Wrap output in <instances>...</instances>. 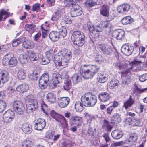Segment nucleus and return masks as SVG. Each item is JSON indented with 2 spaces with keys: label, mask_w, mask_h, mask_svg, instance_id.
<instances>
[{
  "label": "nucleus",
  "mask_w": 147,
  "mask_h": 147,
  "mask_svg": "<svg viewBox=\"0 0 147 147\" xmlns=\"http://www.w3.org/2000/svg\"><path fill=\"white\" fill-rule=\"evenodd\" d=\"M111 26V24L107 21H104L102 22V24L100 26V27L102 28V31L104 29L106 28H110Z\"/></svg>",
  "instance_id": "51"
},
{
  "label": "nucleus",
  "mask_w": 147,
  "mask_h": 147,
  "mask_svg": "<svg viewBox=\"0 0 147 147\" xmlns=\"http://www.w3.org/2000/svg\"><path fill=\"white\" fill-rule=\"evenodd\" d=\"M13 110L19 115H22L24 112L25 107L23 103L20 101H15L11 104Z\"/></svg>",
  "instance_id": "8"
},
{
  "label": "nucleus",
  "mask_w": 147,
  "mask_h": 147,
  "mask_svg": "<svg viewBox=\"0 0 147 147\" xmlns=\"http://www.w3.org/2000/svg\"><path fill=\"white\" fill-rule=\"evenodd\" d=\"M139 78L140 81L142 82L146 80H147V73L140 76Z\"/></svg>",
  "instance_id": "62"
},
{
  "label": "nucleus",
  "mask_w": 147,
  "mask_h": 147,
  "mask_svg": "<svg viewBox=\"0 0 147 147\" xmlns=\"http://www.w3.org/2000/svg\"><path fill=\"white\" fill-rule=\"evenodd\" d=\"M19 60L20 63L21 64H26L28 62V56L26 54L20 55Z\"/></svg>",
  "instance_id": "41"
},
{
  "label": "nucleus",
  "mask_w": 147,
  "mask_h": 147,
  "mask_svg": "<svg viewBox=\"0 0 147 147\" xmlns=\"http://www.w3.org/2000/svg\"><path fill=\"white\" fill-rule=\"evenodd\" d=\"M88 28L92 37L89 36L90 41L94 43L95 39H97L99 36V32L102 31V28L100 27V26H91L88 24Z\"/></svg>",
  "instance_id": "6"
},
{
  "label": "nucleus",
  "mask_w": 147,
  "mask_h": 147,
  "mask_svg": "<svg viewBox=\"0 0 147 147\" xmlns=\"http://www.w3.org/2000/svg\"><path fill=\"white\" fill-rule=\"evenodd\" d=\"M125 32L121 29L115 30L112 32V36L114 38L121 40L124 37Z\"/></svg>",
  "instance_id": "19"
},
{
  "label": "nucleus",
  "mask_w": 147,
  "mask_h": 147,
  "mask_svg": "<svg viewBox=\"0 0 147 147\" xmlns=\"http://www.w3.org/2000/svg\"><path fill=\"white\" fill-rule=\"evenodd\" d=\"M73 43L74 45L79 47L82 46L85 42V38L84 33L80 31H74L72 35Z\"/></svg>",
  "instance_id": "4"
},
{
  "label": "nucleus",
  "mask_w": 147,
  "mask_h": 147,
  "mask_svg": "<svg viewBox=\"0 0 147 147\" xmlns=\"http://www.w3.org/2000/svg\"><path fill=\"white\" fill-rule=\"evenodd\" d=\"M10 15V13L7 12L4 9H2L0 10V21L3 20L4 21L6 20Z\"/></svg>",
  "instance_id": "32"
},
{
  "label": "nucleus",
  "mask_w": 147,
  "mask_h": 147,
  "mask_svg": "<svg viewBox=\"0 0 147 147\" xmlns=\"http://www.w3.org/2000/svg\"><path fill=\"white\" fill-rule=\"evenodd\" d=\"M71 79L74 84H76L80 82L82 80V78L80 75L77 73L73 75Z\"/></svg>",
  "instance_id": "38"
},
{
  "label": "nucleus",
  "mask_w": 147,
  "mask_h": 147,
  "mask_svg": "<svg viewBox=\"0 0 147 147\" xmlns=\"http://www.w3.org/2000/svg\"><path fill=\"white\" fill-rule=\"evenodd\" d=\"M59 31L60 36H62L64 38L66 36L67 32L65 26H62L61 28L59 29Z\"/></svg>",
  "instance_id": "49"
},
{
  "label": "nucleus",
  "mask_w": 147,
  "mask_h": 147,
  "mask_svg": "<svg viewBox=\"0 0 147 147\" xmlns=\"http://www.w3.org/2000/svg\"><path fill=\"white\" fill-rule=\"evenodd\" d=\"M82 120L81 117L74 116L71 118L70 119V124L71 126L75 125L80 127L82 125Z\"/></svg>",
  "instance_id": "18"
},
{
  "label": "nucleus",
  "mask_w": 147,
  "mask_h": 147,
  "mask_svg": "<svg viewBox=\"0 0 147 147\" xmlns=\"http://www.w3.org/2000/svg\"><path fill=\"white\" fill-rule=\"evenodd\" d=\"M24 40L22 41V46L26 49H31L33 48L34 46V43L32 41L30 40H26V38L24 37Z\"/></svg>",
  "instance_id": "26"
},
{
  "label": "nucleus",
  "mask_w": 147,
  "mask_h": 147,
  "mask_svg": "<svg viewBox=\"0 0 147 147\" xmlns=\"http://www.w3.org/2000/svg\"><path fill=\"white\" fill-rule=\"evenodd\" d=\"M94 60L97 62L101 63L104 61V58L102 55L100 54L97 53L94 55Z\"/></svg>",
  "instance_id": "47"
},
{
  "label": "nucleus",
  "mask_w": 147,
  "mask_h": 147,
  "mask_svg": "<svg viewBox=\"0 0 147 147\" xmlns=\"http://www.w3.org/2000/svg\"><path fill=\"white\" fill-rule=\"evenodd\" d=\"M81 100L84 106L93 107L97 102V97L92 93L83 95L81 98Z\"/></svg>",
  "instance_id": "3"
},
{
  "label": "nucleus",
  "mask_w": 147,
  "mask_h": 147,
  "mask_svg": "<svg viewBox=\"0 0 147 147\" xmlns=\"http://www.w3.org/2000/svg\"><path fill=\"white\" fill-rule=\"evenodd\" d=\"M59 106L61 108L66 107L70 102V99L68 97H60L57 100Z\"/></svg>",
  "instance_id": "15"
},
{
  "label": "nucleus",
  "mask_w": 147,
  "mask_h": 147,
  "mask_svg": "<svg viewBox=\"0 0 147 147\" xmlns=\"http://www.w3.org/2000/svg\"><path fill=\"white\" fill-rule=\"evenodd\" d=\"M96 130V128L94 127H90V125L89 126V128L88 131V134L91 136H94V133Z\"/></svg>",
  "instance_id": "56"
},
{
  "label": "nucleus",
  "mask_w": 147,
  "mask_h": 147,
  "mask_svg": "<svg viewBox=\"0 0 147 147\" xmlns=\"http://www.w3.org/2000/svg\"><path fill=\"white\" fill-rule=\"evenodd\" d=\"M61 76L58 72H55L53 73L52 76V79H55L59 81L61 79Z\"/></svg>",
  "instance_id": "60"
},
{
  "label": "nucleus",
  "mask_w": 147,
  "mask_h": 147,
  "mask_svg": "<svg viewBox=\"0 0 147 147\" xmlns=\"http://www.w3.org/2000/svg\"><path fill=\"white\" fill-rule=\"evenodd\" d=\"M18 78L20 80H24L26 78V74L23 69H20L17 74Z\"/></svg>",
  "instance_id": "42"
},
{
  "label": "nucleus",
  "mask_w": 147,
  "mask_h": 147,
  "mask_svg": "<svg viewBox=\"0 0 147 147\" xmlns=\"http://www.w3.org/2000/svg\"><path fill=\"white\" fill-rule=\"evenodd\" d=\"M134 100L132 98V96L130 95L129 98L124 103L123 106L126 109L129 107H131L134 103Z\"/></svg>",
  "instance_id": "39"
},
{
  "label": "nucleus",
  "mask_w": 147,
  "mask_h": 147,
  "mask_svg": "<svg viewBox=\"0 0 147 147\" xmlns=\"http://www.w3.org/2000/svg\"><path fill=\"white\" fill-rule=\"evenodd\" d=\"M107 79L106 74L103 73L101 72L98 74L97 80L100 83H104L106 81Z\"/></svg>",
  "instance_id": "37"
},
{
  "label": "nucleus",
  "mask_w": 147,
  "mask_h": 147,
  "mask_svg": "<svg viewBox=\"0 0 147 147\" xmlns=\"http://www.w3.org/2000/svg\"><path fill=\"white\" fill-rule=\"evenodd\" d=\"M130 6L127 4L124 3L119 5L117 8V11L118 13L123 14H125L129 11Z\"/></svg>",
  "instance_id": "17"
},
{
  "label": "nucleus",
  "mask_w": 147,
  "mask_h": 147,
  "mask_svg": "<svg viewBox=\"0 0 147 147\" xmlns=\"http://www.w3.org/2000/svg\"><path fill=\"white\" fill-rule=\"evenodd\" d=\"M36 27V26L33 24H26L25 27L26 30L31 34L35 31Z\"/></svg>",
  "instance_id": "33"
},
{
  "label": "nucleus",
  "mask_w": 147,
  "mask_h": 147,
  "mask_svg": "<svg viewBox=\"0 0 147 147\" xmlns=\"http://www.w3.org/2000/svg\"><path fill=\"white\" fill-rule=\"evenodd\" d=\"M49 80V76L47 73L43 74L39 80L38 84L39 87L42 89H45L48 85Z\"/></svg>",
  "instance_id": "10"
},
{
  "label": "nucleus",
  "mask_w": 147,
  "mask_h": 147,
  "mask_svg": "<svg viewBox=\"0 0 147 147\" xmlns=\"http://www.w3.org/2000/svg\"><path fill=\"white\" fill-rule=\"evenodd\" d=\"M111 122L113 125L121 122V115L117 113H115L111 118Z\"/></svg>",
  "instance_id": "24"
},
{
  "label": "nucleus",
  "mask_w": 147,
  "mask_h": 147,
  "mask_svg": "<svg viewBox=\"0 0 147 147\" xmlns=\"http://www.w3.org/2000/svg\"><path fill=\"white\" fill-rule=\"evenodd\" d=\"M59 81L55 79H52L50 82L49 86L51 88L53 89L54 88L57 86V85L58 84Z\"/></svg>",
  "instance_id": "53"
},
{
  "label": "nucleus",
  "mask_w": 147,
  "mask_h": 147,
  "mask_svg": "<svg viewBox=\"0 0 147 147\" xmlns=\"http://www.w3.org/2000/svg\"><path fill=\"white\" fill-rule=\"evenodd\" d=\"M88 66L86 65H83L80 68V75L84 79L92 78L100 69V68L97 66L92 65L90 69L87 68Z\"/></svg>",
  "instance_id": "2"
},
{
  "label": "nucleus",
  "mask_w": 147,
  "mask_h": 147,
  "mask_svg": "<svg viewBox=\"0 0 147 147\" xmlns=\"http://www.w3.org/2000/svg\"><path fill=\"white\" fill-rule=\"evenodd\" d=\"M15 116V113L12 111L11 110L7 111L3 115L4 122L6 123H10L14 118Z\"/></svg>",
  "instance_id": "11"
},
{
  "label": "nucleus",
  "mask_w": 147,
  "mask_h": 147,
  "mask_svg": "<svg viewBox=\"0 0 147 147\" xmlns=\"http://www.w3.org/2000/svg\"><path fill=\"white\" fill-rule=\"evenodd\" d=\"M102 128L107 131L110 132L111 130L112 127L110 125L109 123L107 120L104 119L103 121Z\"/></svg>",
  "instance_id": "36"
},
{
  "label": "nucleus",
  "mask_w": 147,
  "mask_h": 147,
  "mask_svg": "<svg viewBox=\"0 0 147 147\" xmlns=\"http://www.w3.org/2000/svg\"><path fill=\"white\" fill-rule=\"evenodd\" d=\"M22 144V147H32L33 145L32 142L29 140H24Z\"/></svg>",
  "instance_id": "46"
},
{
  "label": "nucleus",
  "mask_w": 147,
  "mask_h": 147,
  "mask_svg": "<svg viewBox=\"0 0 147 147\" xmlns=\"http://www.w3.org/2000/svg\"><path fill=\"white\" fill-rule=\"evenodd\" d=\"M34 128L35 129L38 131H41L45 127L46 125L45 121L43 119L39 118L35 120Z\"/></svg>",
  "instance_id": "12"
},
{
  "label": "nucleus",
  "mask_w": 147,
  "mask_h": 147,
  "mask_svg": "<svg viewBox=\"0 0 147 147\" xmlns=\"http://www.w3.org/2000/svg\"><path fill=\"white\" fill-rule=\"evenodd\" d=\"M140 121L139 119L136 117L132 119V122L131 124L133 126H139L140 125Z\"/></svg>",
  "instance_id": "55"
},
{
  "label": "nucleus",
  "mask_w": 147,
  "mask_h": 147,
  "mask_svg": "<svg viewBox=\"0 0 147 147\" xmlns=\"http://www.w3.org/2000/svg\"><path fill=\"white\" fill-rule=\"evenodd\" d=\"M114 66L119 70L123 71L121 72V77H124L122 83L124 85H128L130 82V77L131 76V71L129 69H126L127 66L126 65L120 62H117L113 64Z\"/></svg>",
  "instance_id": "1"
},
{
  "label": "nucleus",
  "mask_w": 147,
  "mask_h": 147,
  "mask_svg": "<svg viewBox=\"0 0 147 147\" xmlns=\"http://www.w3.org/2000/svg\"><path fill=\"white\" fill-rule=\"evenodd\" d=\"M46 99L50 103H54L56 101V96L53 93H49L46 95Z\"/></svg>",
  "instance_id": "34"
},
{
  "label": "nucleus",
  "mask_w": 147,
  "mask_h": 147,
  "mask_svg": "<svg viewBox=\"0 0 147 147\" xmlns=\"http://www.w3.org/2000/svg\"><path fill=\"white\" fill-rule=\"evenodd\" d=\"M53 59L56 67L59 68L60 69H62L68 65L64 61L63 57L59 55H55L54 54Z\"/></svg>",
  "instance_id": "9"
},
{
  "label": "nucleus",
  "mask_w": 147,
  "mask_h": 147,
  "mask_svg": "<svg viewBox=\"0 0 147 147\" xmlns=\"http://www.w3.org/2000/svg\"><path fill=\"white\" fill-rule=\"evenodd\" d=\"M65 78L66 79L64 81L63 85V88L65 90L67 91H69L72 87V84L71 80L69 78L68 75H65Z\"/></svg>",
  "instance_id": "22"
},
{
  "label": "nucleus",
  "mask_w": 147,
  "mask_h": 147,
  "mask_svg": "<svg viewBox=\"0 0 147 147\" xmlns=\"http://www.w3.org/2000/svg\"><path fill=\"white\" fill-rule=\"evenodd\" d=\"M9 73L6 70H3L0 72V80L4 84L7 82L9 80Z\"/></svg>",
  "instance_id": "20"
},
{
  "label": "nucleus",
  "mask_w": 147,
  "mask_h": 147,
  "mask_svg": "<svg viewBox=\"0 0 147 147\" xmlns=\"http://www.w3.org/2000/svg\"><path fill=\"white\" fill-rule=\"evenodd\" d=\"M49 37L51 40L54 42L57 41L60 38L59 33L57 31L51 32L49 34Z\"/></svg>",
  "instance_id": "28"
},
{
  "label": "nucleus",
  "mask_w": 147,
  "mask_h": 147,
  "mask_svg": "<svg viewBox=\"0 0 147 147\" xmlns=\"http://www.w3.org/2000/svg\"><path fill=\"white\" fill-rule=\"evenodd\" d=\"M39 58L36 54L33 52H31L29 56V59L31 61H35L38 60Z\"/></svg>",
  "instance_id": "52"
},
{
  "label": "nucleus",
  "mask_w": 147,
  "mask_h": 147,
  "mask_svg": "<svg viewBox=\"0 0 147 147\" xmlns=\"http://www.w3.org/2000/svg\"><path fill=\"white\" fill-rule=\"evenodd\" d=\"M83 105H84L82 102L81 103L80 101L76 102L75 105V108L76 111L78 112H81L84 109Z\"/></svg>",
  "instance_id": "43"
},
{
  "label": "nucleus",
  "mask_w": 147,
  "mask_h": 147,
  "mask_svg": "<svg viewBox=\"0 0 147 147\" xmlns=\"http://www.w3.org/2000/svg\"><path fill=\"white\" fill-rule=\"evenodd\" d=\"M62 55L64 61L66 64H67L68 62L72 58V52L70 50H67L65 51V53H63Z\"/></svg>",
  "instance_id": "27"
},
{
  "label": "nucleus",
  "mask_w": 147,
  "mask_h": 147,
  "mask_svg": "<svg viewBox=\"0 0 147 147\" xmlns=\"http://www.w3.org/2000/svg\"><path fill=\"white\" fill-rule=\"evenodd\" d=\"M102 136L105 139L106 144H109V142H111V140L109 137V135L108 134L105 133L102 135Z\"/></svg>",
  "instance_id": "58"
},
{
  "label": "nucleus",
  "mask_w": 147,
  "mask_h": 147,
  "mask_svg": "<svg viewBox=\"0 0 147 147\" xmlns=\"http://www.w3.org/2000/svg\"><path fill=\"white\" fill-rule=\"evenodd\" d=\"M29 88L28 84H23L18 86L16 88L17 90L21 93H23L27 91Z\"/></svg>",
  "instance_id": "30"
},
{
  "label": "nucleus",
  "mask_w": 147,
  "mask_h": 147,
  "mask_svg": "<svg viewBox=\"0 0 147 147\" xmlns=\"http://www.w3.org/2000/svg\"><path fill=\"white\" fill-rule=\"evenodd\" d=\"M109 7L108 5H103L100 9V14L103 16L108 17L109 15Z\"/></svg>",
  "instance_id": "21"
},
{
  "label": "nucleus",
  "mask_w": 147,
  "mask_h": 147,
  "mask_svg": "<svg viewBox=\"0 0 147 147\" xmlns=\"http://www.w3.org/2000/svg\"><path fill=\"white\" fill-rule=\"evenodd\" d=\"M53 50H49L45 53L46 57H43L42 59V62L41 63L43 65H46L50 62V60L53 59L54 54Z\"/></svg>",
  "instance_id": "16"
},
{
  "label": "nucleus",
  "mask_w": 147,
  "mask_h": 147,
  "mask_svg": "<svg viewBox=\"0 0 147 147\" xmlns=\"http://www.w3.org/2000/svg\"><path fill=\"white\" fill-rule=\"evenodd\" d=\"M22 129L23 132L26 134H30L32 131L31 125L26 123H24L22 124Z\"/></svg>",
  "instance_id": "29"
},
{
  "label": "nucleus",
  "mask_w": 147,
  "mask_h": 147,
  "mask_svg": "<svg viewBox=\"0 0 147 147\" xmlns=\"http://www.w3.org/2000/svg\"><path fill=\"white\" fill-rule=\"evenodd\" d=\"M133 21V19L130 16H127L123 17L121 21L123 25H126L131 24Z\"/></svg>",
  "instance_id": "31"
},
{
  "label": "nucleus",
  "mask_w": 147,
  "mask_h": 147,
  "mask_svg": "<svg viewBox=\"0 0 147 147\" xmlns=\"http://www.w3.org/2000/svg\"><path fill=\"white\" fill-rule=\"evenodd\" d=\"M41 30L42 31V37L45 38L49 33V31L47 28L44 29L43 27L42 26Z\"/></svg>",
  "instance_id": "61"
},
{
  "label": "nucleus",
  "mask_w": 147,
  "mask_h": 147,
  "mask_svg": "<svg viewBox=\"0 0 147 147\" xmlns=\"http://www.w3.org/2000/svg\"><path fill=\"white\" fill-rule=\"evenodd\" d=\"M82 13V10H71V15L72 17H76L80 16Z\"/></svg>",
  "instance_id": "50"
},
{
  "label": "nucleus",
  "mask_w": 147,
  "mask_h": 147,
  "mask_svg": "<svg viewBox=\"0 0 147 147\" xmlns=\"http://www.w3.org/2000/svg\"><path fill=\"white\" fill-rule=\"evenodd\" d=\"M39 76V73L35 70L33 71L32 73L30 74L29 77L31 80L35 81L37 80Z\"/></svg>",
  "instance_id": "45"
},
{
  "label": "nucleus",
  "mask_w": 147,
  "mask_h": 147,
  "mask_svg": "<svg viewBox=\"0 0 147 147\" xmlns=\"http://www.w3.org/2000/svg\"><path fill=\"white\" fill-rule=\"evenodd\" d=\"M33 96L30 94L28 95L26 99V111L30 113L35 110L38 107L37 100L34 99Z\"/></svg>",
  "instance_id": "5"
},
{
  "label": "nucleus",
  "mask_w": 147,
  "mask_h": 147,
  "mask_svg": "<svg viewBox=\"0 0 147 147\" xmlns=\"http://www.w3.org/2000/svg\"><path fill=\"white\" fill-rule=\"evenodd\" d=\"M65 4L66 6L71 7L73 6L74 4L73 3L72 1L73 0H65Z\"/></svg>",
  "instance_id": "63"
},
{
  "label": "nucleus",
  "mask_w": 147,
  "mask_h": 147,
  "mask_svg": "<svg viewBox=\"0 0 147 147\" xmlns=\"http://www.w3.org/2000/svg\"><path fill=\"white\" fill-rule=\"evenodd\" d=\"M98 97L103 102L107 101L109 99V94L106 92H102L98 95Z\"/></svg>",
  "instance_id": "25"
},
{
  "label": "nucleus",
  "mask_w": 147,
  "mask_h": 147,
  "mask_svg": "<svg viewBox=\"0 0 147 147\" xmlns=\"http://www.w3.org/2000/svg\"><path fill=\"white\" fill-rule=\"evenodd\" d=\"M84 3L86 6L89 7H92L93 6L97 5V3L92 0H87Z\"/></svg>",
  "instance_id": "48"
},
{
  "label": "nucleus",
  "mask_w": 147,
  "mask_h": 147,
  "mask_svg": "<svg viewBox=\"0 0 147 147\" xmlns=\"http://www.w3.org/2000/svg\"><path fill=\"white\" fill-rule=\"evenodd\" d=\"M119 81L117 79L112 80L109 84V86L111 89L117 88L118 86Z\"/></svg>",
  "instance_id": "40"
},
{
  "label": "nucleus",
  "mask_w": 147,
  "mask_h": 147,
  "mask_svg": "<svg viewBox=\"0 0 147 147\" xmlns=\"http://www.w3.org/2000/svg\"><path fill=\"white\" fill-rule=\"evenodd\" d=\"M137 139L138 137L136 135H131L130 136L128 140L129 142L131 141L133 143L136 142Z\"/></svg>",
  "instance_id": "64"
},
{
  "label": "nucleus",
  "mask_w": 147,
  "mask_h": 147,
  "mask_svg": "<svg viewBox=\"0 0 147 147\" xmlns=\"http://www.w3.org/2000/svg\"><path fill=\"white\" fill-rule=\"evenodd\" d=\"M17 61L16 59L13 56V58L11 59L9 65L11 67L15 66L17 64Z\"/></svg>",
  "instance_id": "59"
},
{
  "label": "nucleus",
  "mask_w": 147,
  "mask_h": 147,
  "mask_svg": "<svg viewBox=\"0 0 147 147\" xmlns=\"http://www.w3.org/2000/svg\"><path fill=\"white\" fill-rule=\"evenodd\" d=\"M97 48L105 54L109 55L112 52V48L108 45L99 42L97 45Z\"/></svg>",
  "instance_id": "13"
},
{
  "label": "nucleus",
  "mask_w": 147,
  "mask_h": 147,
  "mask_svg": "<svg viewBox=\"0 0 147 147\" xmlns=\"http://www.w3.org/2000/svg\"><path fill=\"white\" fill-rule=\"evenodd\" d=\"M14 55L11 53H9L5 55L2 59V63L3 65H8L11 59L13 58Z\"/></svg>",
  "instance_id": "23"
},
{
  "label": "nucleus",
  "mask_w": 147,
  "mask_h": 147,
  "mask_svg": "<svg viewBox=\"0 0 147 147\" xmlns=\"http://www.w3.org/2000/svg\"><path fill=\"white\" fill-rule=\"evenodd\" d=\"M49 115L57 121L60 123L64 128L67 127L68 124L66 119L63 116L58 114L54 110L50 111Z\"/></svg>",
  "instance_id": "7"
},
{
  "label": "nucleus",
  "mask_w": 147,
  "mask_h": 147,
  "mask_svg": "<svg viewBox=\"0 0 147 147\" xmlns=\"http://www.w3.org/2000/svg\"><path fill=\"white\" fill-rule=\"evenodd\" d=\"M31 11L33 12L36 11L37 12H39L40 11V4L36 3L32 6V7Z\"/></svg>",
  "instance_id": "54"
},
{
  "label": "nucleus",
  "mask_w": 147,
  "mask_h": 147,
  "mask_svg": "<svg viewBox=\"0 0 147 147\" xmlns=\"http://www.w3.org/2000/svg\"><path fill=\"white\" fill-rule=\"evenodd\" d=\"M24 37H21L18 39H14L12 41V45L13 47H16L21 43L24 40Z\"/></svg>",
  "instance_id": "44"
},
{
  "label": "nucleus",
  "mask_w": 147,
  "mask_h": 147,
  "mask_svg": "<svg viewBox=\"0 0 147 147\" xmlns=\"http://www.w3.org/2000/svg\"><path fill=\"white\" fill-rule=\"evenodd\" d=\"M134 50L133 46L127 44H124L121 47V51L125 55L129 56L133 53Z\"/></svg>",
  "instance_id": "14"
},
{
  "label": "nucleus",
  "mask_w": 147,
  "mask_h": 147,
  "mask_svg": "<svg viewBox=\"0 0 147 147\" xmlns=\"http://www.w3.org/2000/svg\"><path fill=\"white\" fill-rule=\"evenodd\" d=\"M111 135L114 139H118L122 136V132L121 131L118 129L115 130L111 132Z\"/></svg>",
  "instance_id": "35"
},
{
  "label": "nucleus",
  "mask_w": 147,
  "mask_h": 147,
  "mask_svg": "<svg viewBox=\"0 0 147 147\" xmlns=\"http://www.w3.org/2000/svg\"><path fill=\"white\" fill-rule=\"evenodd\" d=\"M7 107L6 102L2 100L0 104V113L3 112L5 109Z\"/></svg>",
  "instance_id": "57"
}]
</instances>
